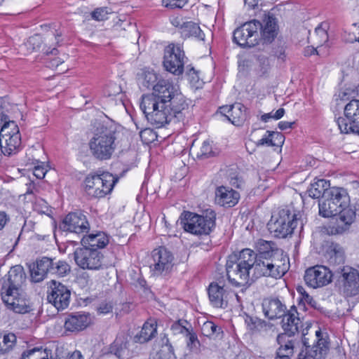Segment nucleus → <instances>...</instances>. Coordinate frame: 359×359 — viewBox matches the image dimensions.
<instances>
[{
	"mask_svg": "<svg viewBox=\"0 0 359 359\" xmlns=\"http://www.w3.org/2000/svg\"><path fill=\"white\" fill-rule=\"evenodd\" d=\"M266 133L269 134V137H271L273 140V142H275V144H276L274 146H279L283 143L284 137L280 133L271 132L269 130Z\"/></svg>",
	"mask_w": 359,
	"mask_h": 359,
	"instance_id": "6e6d98bb",
	"label": "nucleus"
},
{
	"mask_svg": "<svg viewBox=\"0 0 359 359\" xmlns=\"http://www.w3.org/2000/svg\"><path fill=\"white\" fill-rule=\"evenodd\" d=\"M186 59L184 52L180 45L170 43L165 47L163 66L168 72L176 76L181 75L184 71Z\"/></svg>",
	"mask_w": 359,
	"mask_h": 359,
	"instance_id": "9b49d317",
	"label": "nucleus"
},
{
	"mask_svg": "<svg viewBox=\"0 0 359 359\" xmlns=\"http://www.w3.org/2000/svg\"><path fill=\"white\" fill-rule=\"evenodd\" d=\"M156 333L157 323L155 320L150 319L144 323L140 332L135 336L134 340L137 343L144 344L155 337Z\"/></svg>",
	"mask_w": 359,
	"mask_h": 359,
	"instance_id": "2f4dec72",
	"label": "nucleus"
},
{
	"mask_svg": "<svg viewBox=\"0 0 359 359\" xmlns=\"http://www.w3.org/2000/svg\"><path fill=\"white\" fill-rule=\"evenodd\" d=\"M344 116L337 120L340 131L359 135V100H352L345 106Z\"/></svg>",
	"mask_w": 359,
	"mask_h": 359,
	"instance_id": "f8f14e48",
	"label": "nucleus"
},
{
	"mask_svg": "<svg viewBox=\"0 0 359 359\" xmlns=\"http://www.w3.org/2000/svg\"><path fill=\"white\" fill-rule=\"evenodd\" d=\"M264 144H266L267 146L273 147L276 144H275V142H273V140L269 135L268 137H262V139L258 140V142L256 143V145L257 147L263 146Z\"/></svg>",
	"mask_w": 359,
	"mask_h": 359,
	"instance_id": "13d9d810",
	"label": "nucleus"
},
{
	"mask_svg": "<svg viewBox=\"0 0 359 359\" xmlns=\"http://www.w3.org/2000/svg\"><path fill=\"white\" fill-rule=\"evenodd\" d=\"M253 21L259 25L258 27L259 40H262L266 43H271L278 34L276 18L273 16L265 15L262 22L257 20H253Z\"/></svg>",
	"mask_w": 359,
	"mask_h": 359,
	"instance_id": "412c9836",
	"label": "nucleus"
},
{
	"mask_svg": "<svg viewBox=\"0 0 359 359\" xmlns=\"http://www.w3.org/2000/svg\"><path fill=\"white\" fill-rule=\"evenodd\" d=\"M113 306L109 302H102L97 307V312L100 314H107L112 312Z\"/></svg>",
	"mask_w": 359,
	"mask_h": 359,
	"instance_id": "5fc2aeb1",
	"label": "nucleus"
},
{
	"mask_svg": "<svg viewBox=\"0 0 359 359\" xmlns=\"http://www.w3.org/2000/svg\"><path fill=\"white\" fill-rule=\"evenodd\" d=\"M128 340L124 334L118 336L111 344L110 353H114L118 358L124 356L128 349Z\"/></svg>",
	"mask_w": 359,
	"mask_h": 359,
	"instance_id": "e433bc0d",
	"label": "nucleus"
},
{
	"mask_svg": "<svg viewBox=\"0 0 359 359\" xmlns=\"http://www.w3.org/2000/svg\"><path fill=\"white\" fill-rule=\"evenodd\" d=\"M259 26L253 20L245 22L234 30L233 41L243 48L255 46L259 40Z\"/></svg>",
	"mask_w": 359,
	"mask_h": 359,
	"instance_id": "4468645a",
	"label": "nucleus"
},
{
	"mask_svg": "<svg viewBox=\"0 0 359 359\" xmlns=\"http://www.w3.org/2000/svg\"><path fill=\"white\" fill-rule=\"evenodd\" d=\"M46 169L43 166H35L34 168V175L38 179H43L46 173Z\"/></svg>",
	"mask_w": 359,
	"mask_h": 359,
	"instance_id": "bf43d9fd",
	"label": "nucleus"
},
{
	"mask_svg": "<svg viewBox=\"0 0 359 359\" xmlns=\"http://www.w3.org/2000/svg\"><path fill=\"white\" fill-rule=\"evenodd\" d=\"M253 257L252 280L261 277L280 278L283 276L289 269V257L286 254L278 252L272 257L257 258L256 253L251 250Z\"/></svg>",
	"mask_w": 359,
	"mask_h": 359,
	"instance_id": "20e7f679",
	"label": "nucleus"
},
{
	"mask_svg": "<svg viewBox=\"0 0 359 359\" xmlns=\"http://www.w3.org/2000/svg\"><path fill=\"white\" fill-rule=\"evenodd\" d=\"M173 255L164 247L154 249L151 252L150 269L156 276L168 274L173 266Z\"/></svg>",
	"mask_w": 359,
	"mask_h": 359,
	"instance_id": "ddd939ff",
	"label": "nucleus"
},
{
	"mask_svg": "<svg viewBox=\"0 0 359 359\" xmlns=\"http://www.w3.org/2000/svg\"><path fill=\"white\" fill-rule=\"evenodd\" d=\"M255 248L257 251L256 253L257 258L272 257L278 252H280V254H285L283 250L278 248L274 243L262 239L256 242Z\"/></svg>",
	"mask_w": 359,
	"mask_h": 359,
	"instance_id": "473e14b6",
	"label": "nucleus"
},
{
	"mask_svg": "<svg viewBox=\"0 0 359 359\" xmlns=\"http://www.w3.org/2000/svg\"><path fill=\"white\" fill-rule=\"evenodd\" d=\"M41 39L39 35H34L30 36L27 42V46L28 48H32V50H36L41 46Z\"/></svg>",
	"mask_w": 359,
	"mask_h": 359,
	"instance_id": "8fccbe9b",
	"label": "nucleus"
},
{
	"mask_svg": "<svg viewBox=\"0 0 359 359\" xmlns=\"http://www.w3.org/2000/svg\"><path fill=\"white\" fill-rule=\"evenodd\" d=\"M216 213L208 209L198 215L189 211H184L180 216V224L184 229L196 236L209 235L215 228Z\"/></svg>",
	"mask_w": 359,
	"mask_h": 359,
	"instance_id": "423d86ee",
	"label": "nucleus"
},
{
	"mask_svg": "<svg viewBox=\"0 0 359 359\" xmlns=\"http://www.w3.org/2000/svg\"><path fill=\"white\" fill-rule=\"evenodd\" d=\"M109 237L103 231H97L95 233H90L83 236L81 238V243L83 247L98 249L104 248L109 243Z\"/></svg>",
	"mask_w": 359,
	"mask_h": 359,
	"instance_id": "7c9ffc66",
	"label": "nucleus"
},
{
	"mask_svg": "<svg viewBox=\"0 0 359 359\" xmlns=\"http://www.w3.org/2000/svg\"><path fill=\"white\" fill-rule=\"evenodd\" d=\"M315 32L321 39V42H326L328 39V35L327 31L321 26H318L316 28Z\"/></svg>",
	"mask_w": 359,
	"mask_h": 359,
	"instance_id": "4d7b16f0",
	"label": "nucleus"
},
{
	"mask_svg": "<svg viewBox=\"0 0 359 359\" xmlns=\"http://www.w3.org/2000/svg\"><path fill=\"white\" fill-rule=\"evenodd\" d=\"M163 4L165 7L173 8H182L186 1H183L182 0H162Z\"/></svg>",
	"mask_w": 359,
	"mask_h": 359,
	"instance_id": "864d4df0",
	"label": "nucleus"
},
{
	"mask_svg": "<svg viewBox=\"0 0 359 359\" xmlns=\"http://www.w3.org/2000/svg\"><path fill=\"white\" fill-rule=\"evenodd\" d=\"M50 274L63 277L70 272V266L64 260L53 259Z\"/></svg>",
	"mask_w": 359,
	"mask_h": 359,
	"instance_id": "58836bf2",
	"label": "nucleus"
},
{
	"mask_svg": "<svg viewBox=\"0 0 359 359\" xmlns=\"http://www.w3.org/2000/svg\"><path fill=\"white\" fill-rule=\"evenodd\" d=\"M61 228L76 233H88L90 225L86 215L81 212H69L63 219Z\"/></svg>",
	"mask_w": 359,
	"mask_h": 359,
	"instance_id": "6ab92c4d",
	"label": "nucleus"
},
{
	"mask_svg": "<svg viewBox=\"0 0 359 359\" xmlns=\"http://www.w3.org/2000/svg\"><path fill=\"white\" fill-rule=\"evenodd\" d=\"M220 109L221 113L235 126L242 125L245 120V108L241 103H235L230 106H223Z\"/></svg>",
	"mask_w": 359,
	"mask_h": 359,
	"instance_id": "bb28decb",
	"label": "nucleus"
},
{
	"mask_svg": "<svg viewBox=\"0 0 359 359\" xmlns=\"http://www.w3.org/2000/svg\"><path fill=\"white\" fill-rule=\"evenodd\" d=\"M187 338V345L191 346H196V344H199V341L196 334L192 332V330H189L188 332L185 334Z\"/></svg>",
	"mask_w": 359,
	"mask_h": 359,
	"instance_id": "603ef678",
	"label": "nucleus"
},
{
	"mask_svg": "<svg viewBox=\"0 0 359 359\" xmlns=\"http://www.w3.org/2000/svg\"><path fill=\"white\" fill-rule=\"evenodd\" d=\"M307 333H303L302 344L305 347L306 355L313 359H324L329 351V341L327 333H323L319 329L316 331L314 339L311 343L306 337Z\"/></svg>",
	"mask_w": 359,
	"mask_h": 359,
	"instance_id": "9d476101",
	"label": "nucleus"
},
{
	"mask_svg": "<svg viewBox=\"0 0 359 359\" xmlns=\"http://www.w3.org/2000/svg\"><path fill=\"white\" fill-rule=\"evenodd\" d=\"M34 210L39 213L48 215L50 212V208L46 201L39 198L34 204Z\"/></svg>",
	"mask_w": 359,
	"mask_h": 359,
	"instance_id": "49530a36",
	"label": "nucleus"
},
{
	"mask_svg": "<svg viewBox=\"0 0 359 359\" xmlns=\"http://www.w3.org/2000/svg\"><path fill=\"white\" fill-rule=\"evenodd\" d=\"M46 349L36 347L24 351L20 359H48Z\"/></svg>",
	"mask_w": 359,
	"mask_h": 359,
	"instance_id": "79ce46f5",
	"label": "nucleus"
},
{
	"mask_svg": "<svg viewBox=\"0 0 359 359\" xmlns=\"http://www.w3.org/2000/svg\"><path fill=\"white\" fill-rule=\"evenodd\" d=\"M217 153V150L213 148L210 141L205 140L197 152L196 156L199 159H206L216 156Z\"/></svg>",
	"mask_w": 359,
	"mask_h": 359,
	"instance_id": "a19ab883",
	"label": "nucleus"
},
{
	"mask_svg": "<svg viewBox=\"0 0 359 359\" xmlns=\"http://www.w3.org/2000/svg\"><path fill=\"white\" fill-rule=\"evenodd\" d=\"M243 318L247 329L252 334L266 332L271 327L270 323L257 316L245 313Z\"/></svg>",
	"mask_w": 359,
	"mask_h": 359,
	"instance_id": "72a5a7b5",
	"label": "nucleus"
},
{
	"mask_svg": "<svg viewBox=\"0 0 359 359\" xmlns=\"http://www.w3.org/2000/svg\"><path fill=\"white\" fill-rule=\"evenodd\" d=\"M189 323L185 320H179L178 321L174 323L171 326V330L174 332L175 334H185L188 332V330L190 329L191 325H189V327H187V325H188Z\"/></svg>",
	"mask_w": 359,
	"mask_h": 359,
	"instance_id": "a18cd8bd",
	"label": "nucleus"
},
{
	"mask_svg": "<svg viewBox=\"0 0 359 359\" xmlns=\"http://www.w3.org/2000/svg\"><path fill=\"white\" fill-rule=\"evenodd\" d=\"M6 128V125H4L0 131V143H1V150H0V156L1 154L4 155H11L13 151L17 150L20 144H21V137L19 133L18 129L16 132H13L12 135L9 134H3Z\"/></svg>",
	"mask_w": 359,
	"mask_h": 359,
	"instance_id": "4be33fe9",
	"label": "nucleus"
},
{
	"mask_svg": "<svg viewBox=\"0 0 359 359\" xmlns=\"http://www.w3.org/2000/svg\"><path fill=\"white\" fill-rule=\"evenodd\" d=\"M210 304L216 308H225L227 306V294L222 285L212 283L208 288Z\"/></svg>",
	"mask_w": 359,
	"mask_h": 359,
	"instance_id": "cd10ccee",
	"label": "nucleus"
},
{
	"mask_svg": "<svg viewBox=\"0 0 359 359\" xmlns=\"http://www.w3.org/2000/svg\"><path fill=\"white\" fill-rule=\"evenodd\" d=\"M257 59L259 62V66L261 67L262 74H264L266 73L269 68V58L265 55H259Z\"/></svg>",
	"mask_w": 359,
	"mask_h": 359,
	"instance_id": "3c124183",
	"label": "nucleus"
},
{
	"mask_svg": "<svg viewBox=\"0 0 359 359\" xmlns=\"http://www.w3.org/2000/svg\"><path fill=\"white\" fill-rule=\"evenodd\" d=\"M180 33L184 39L194 37L198 40L204 41V33L196 23L191 21L182 22L180 27Z\"/></svg>",
	"mask_w": 359,
	"mask_h": 359,
	"instance_id": "f704fd0d",
	"label": "nucleus"
},
{
	"mask_svg": "<svg viewBox=\"0 0 359 359\" xmlns=\"http://www.w3.org/2000/svg\"><path fill=\"white\" fill-rule=\"evenodd\" d=\"M4 303L9 309L18 313H26L30 311L29 306L26 299V295L23 290L14 292L1 293Z\"/></svg>",
	"mask_w": 359,
	"mask_h": 359,
	"instance_id": "aec40b11",
	"label": "nucleus"
},
{
	"mask_svg": "<svg viewBox=\"0 0 359 359\" xmlns=\"http://www.w3.org/2000/svg\"><path fill=\"white\" fill-rule=\"evenodd\" d=\"M264 316L270 320L282 318L286 312V306L278 298H267L262 302Z\"/></svg>",
	"mask_w": 359,
	"mask_h": 359,
	"instance_id": "393cba45",
	"label": "nucleus"
},
{
	"mask_svg": "<svg viewBox=\"0 0 359 359\" xmlns=\"http://www.w3.org/2000/svg\"><path fill=\"white\" fill-rule=\"evenodd\" d=\"M215 195L217 203L222 206L233 207L240 198L238 191L224 186L217 187Z\"/></svg>",
	"mask_w": 359,
	"mask_h": 359,
	"instance_id": "c85d7f7f",
	"label": "nucleus"
},
{
	"mask_svg": "<svg viewBox=\"0 0 359 359\" xmlns=\"http://www.w3.org/2000/svg\"><path fill=\"white\" fill-rule=\"evenodd\" d=\"M88 145L95 158L100 161L110 159L117 147L115 127L113 125H100L95 130Z\"/></svg>",
	"mask_w": 359,
	"mask_h": 359,
	"instance_id": "7ed1b4c3",
	"label": "nucleus"
},
{
	"mask_svg": "<svg viewBox=\"0 0 359 359\" xmlns=\"http://www.w3.org/2000/svg\"><path fill=\"white\" fill-rule=\"evenodd\" d=\"M329 262L332 264H340L344 262V251L337 243H332L327 252Z\"/></svg>",
	"mask_w": 359,
	"mask_h": 359,
	"instance_id": "4c0bfd02",
	"label": "nucleus"
},
{
	"mask_svg": "<svg viewBox=\"0 0 359 359\" xmlns=\"http://www.w3.org/2000/svg\"><path fill=\"white\" fill-rule=\"evenodd\" d=\"M118 178L108 172L90 173L84 180V191L92 198H103L113 190Z\"/></svg>",
	"mask_w": 359,
	"mask_h": 359,
	"instance_id": "0eeeda50",
	"label": "nucleus"
},
{
	"mask_svg": "<svg viewBox=\"0 0 359 359\" xmlns=\"http://www.w3.org/2000/svg\"><path fill=\"white\" fill-rule=\"evenodd\" d=\"M297 216L294 210L287 207L280 209L277 213L271 216L268 223L269 230L276 237L286 238L292 233L297 226Z\"/></svg>",
	"mask_w": 359,
	"mask_h": 359,
	"instance_id": "6e6552de",
	"label": "nucleus"
},
{
	"mask_svg": "<svg viewBox=\"0 0 359 359\" xmlns=\"http://www.w3.org/2000/svg\"><path fill=\"white\" fill-rule=\"evenodd\" d=\"M275 55L278 58H280V59L283 60L285 57L284 48L279 47L278 49L275 51Z\"/></svg>",
	"mask_w": 359,
	"mask_h": 359,
	"instance_id": "69168bd1",
	"label": "nucleus"
},
{
	"mask_svg": "<svg viewBox=\"0 0 359 359\" xmlns=\"http://www.w3.org/2000/svg\"><path fill=\"white\" fill-rule=\"evenodd\" d=\"M109 11L107 8L102 7L96 8L92 12L91 16L93 19L97 21H102L107 18Z\"/></svg>",
	"mask_w": 359,
	"mask_h": 359,
	"instance_id": "09e8293b",
	"label": "nucleus"
},
{
	"mask_svg": "<svg viewBox=\"0 0 359 359\" xmlns=\"http://www.w3.org/2000/svg\"><path fill=\"white\" fill-rule=\"evenodd\" d=\"M304 278L308 286L318 288L328 285L332 281V273L326 266L316 265L306 270Z\"/></svg>",
	"mask_w": 359,
	"mask_h": 359,
	"instance_id": "dca6fc26",
	"label": "nucleus"
},
{
	"mask_svg": "<svg viewBox=\"0 0 359 359\" xmlns=\"http://www.w3.org/2000/svg\"><path fill=\"white\" fill-rule=\"evenodd\" d=\"M342 283V291L346 297H353L359 293V272L355 269L344 266L337 270Z\"/></svg>",
	"mask_w": 359,
	"mask_h": 359,
	"instance_id": "2eb2a0df",
	"label": "nucleus"
},
{
	"mask_svg": "<svg viewBox=\"0 0 359 359\" xmlns=\"http://www.w3.org/2000/svg\"><path fill=\"white\" fill-rule=\"evenodd\" d=\"M285 114V109L283 108L278 109L273 114V118L278 120L281 118Z\"/></svg>",
	"mask_w": 359,
	"mask_h": 359,
	"instance_id": "0e129e2a",
	"label": "nucleus"
},
{
	"mask_svg": "<svg viewBox=\"0 0 359 359\" xmlns=\"http://www.w3.org/2000/svg\"><path fill=\"white\" fill-rule=\"evenodd\" d=\"M66 359H83V356L80 351H76L69 355Z\"/></svg>",
	"mask_w": 359,
	"mask_h": 359,
	"instance_id": "338daca9",
	"label": "nucleus"
},
{
	"mask_svg": "<svg viewBox=\"0 0 359 359\" xmlns=\"http://www.w3.org/2000/svg\"><path fill=\"white\" fill-rule=\"evenodd\" d=\"M50 292L48 294L47 300L58 311L68 307L71 299V290L66 285L55 280L52 281Z\"/></svg>",
	"mask_w": 359,
	"mask_h": 359,
	"instance_id": "a211bd4d",
	"label": "nucleus"
},
{
	"mask_svg": "<svg viewBox=\"0 0 359 359\" xmlns=\"http://www.w3.org/2000/svg\"><path fill=\"white\" fill-rule=\"evenodd\" d=\"M74 258L82 269L99 270L106 266L102 254L94 248H79L74 252Z\"/></svg>",
	"mask_w": 359,
	"mask_h": 359,
	"instance_id": "1a4fd4ad",
	"label": "nucleus"
},
{
	"mask_svg": "<svg viewBox=\"0 0 359 359\" xmlns=\"http://www.w3.org/2000/svg\"><path fill=\"white\" fill-rule=\"evenodd\" d=\"M53 259L43 257L36 260L30 266L31 279L34 283L43 280L48 274H50V269L53 265Z\"/></svg>",
	"mask_w": 359,
	"mask_h": 359,
	"instance_id": "5701e85b",
	"label": "nucleus"
},
{
	"mask_svg": "<svg viewBox=\"0 0 359 359\" xmlns=\"http://www.w3.org/2000/svg\"><path fill=\"white\" fill-rule=\"evenodd\" d=\"M201 332L203 335L209 337L212 336L218 337L223 332L221 327L212 321H205L201 326Z\"/></svg>",
	"mask_w": 359,
	"mask_h": 359,
	"instance_id": "37998d69",
	"label": "nucleus"
},
{
	"mask_svg": "<svg viewBox=\"0 0 359 359\" xmlns=\"http://www.w3.org/2000/svg\"><path fill=\"white\" fill-rule=\"evenodd\" d=\"M297 292L301 294V301L306 303L308 305L311 306V307L313 309H318L317 302L309 295L304 288L302 286H299L297 288Z\"/></svg>",
	"mask_w": 359,
	"mask_h": 359,
	"instance_id": "c03bdc74",
	"label": "nucleus"
},
{
	"mask_svg": "<svg viewBox=\"0 0 359 359\" xmlns=\"http://www.w3.org/2000/svg\"><path fill=\"white\" fill-rule=\"evenodd\" d=\"M230 184L237 189H240L242 187V180L237 176L231 177L229 180Z\"/></svg>",
	"mask_w": 359,
	"mask_h": 359,
	"instance_id": "052dcab7",
	"label": "nucleus"
},
{
	"mask_svg": "<svg viewBox=\"0 0 359 359\" xmlns=\"http://www.w3.org/2000/svg\"><path fill=\"white\" fill-rule=\"evenodd\" d=\"M348 204L346 190L339 187L330 188L319 201V215L323 217H335L326 227L328 234H342L354 222L355 212Z\"/></svg>",
	"mask_w": 359,
	"mask_h": 359,
	"instance_id": "f03ea898",
	"label": "nucleus"
},
{
	"mask_svg": "<svg viewBox=\"0 0 359 359\" xmlns=\"http://www.w3.org/2000/svg\"><path fill=\"white\" fill-rule=\"evenodd\" d=\"M90 323L88 314L78 312L68 316L65 322V327L68 331L78 332L86 329Z\"/></svg>",
	"mask_w": 359,
	"mask_h": 359,
	"instance_id": "c756f323",
	"label": "nucleus"
},
{
	"mask_svg": "<svg viewBox=\"0 0 359 359\" xmlns=\"http://www.w3.org/2000/svg\"><path fill=\"white\" fill-rule=\"evenodd\" d=\"M292 336L280 333L276 337L278 348L276 352L275 359H290L293 355L295 348V341L291 339Z\"/></svg>",
	"mask_w": 359,
	"mask_h": 359,
	"instance_id": "b1692460",
	"label": "nucleus"
},
{
	"mask_svg": "<svg viewBox=\"0 0 359 359\" xmlns=\"http://www.w3.org/2000/svg\"><path fill=\"white\" fill-rule=\"evenodd\" d=\"M26 273L21 265L12 266L9 270L7 278L4 280L1 288V293H18L23 290L22 287L26 281Z\"/></svg>",
	"mask_w": 359,
	"mask_h": 359,
	"instance_id": "f3484780",
	"label": "nucleus"
},
{
	"mask_svg": "<svg viewBox=\"0 0 359 359\" xmlns=\"http://www.w3.org/2000/svg\"><path fill=\"white\" fill-rule=\"evenodd\" d=\"M156 80L157 77L156 74L149 72H147L144 75L142 86L148 89L151 88H153V86H155V82L156 81Z\"/></svg>",
	"mask_w": 359,
	"mask_h": 359,
	"instance_id": "de8ad7c7",
	"label": "nucleus"
},
{
	"mask_svg": "<svg viewBox=\"0 0 359 359\" xmlns=\"http://www.w3.org/2000/svg\"><path fill=\"white\" fill-rule=\"evenodd\" d=\"M187 74L189 77L191 81L198 80V76L197 72L194 69V67H190L188 66L187 67Z\"/></svg>",
	"mask_w": 359,
	"mask_h": 359,
	"instance_id": "e2e57ef3",
	"label": "nucleus"
},
{
	"mask_svg": "<svg viewBox=\"0 0 359 359\" xmlns=\"http://www.w3.org/2000/svg\"><path fill=\"white\" fill-rule=\"evenodd\" d=\"M16 336L13 333L5 334L0 343V355H5L11 352L15 344Z\"/></svg>",
	"mask_w": 359,
	"mask_h": 359,
	"instance_id": "ea45409f",
	"label": "nucleus"
},
{
	"mask_svg": "<svg viewBox=\"0 0 359 359\" xmlns=\"http://www.w3.org/2000/svg\"><path fill=\"white\" fill-rule=\"evenodd\" d=\"M301 323L297 308L293 306L283 316L282 327L284 330L283 334L293 337L296 333L299 332Z\"/></svg>",
	"mask_w": 359,
	"mask_h": 359,
	"instance_id": "a878e982",
	"label": "nucleus"
},
{
	"mask_svg": "<svg viewBox=\"0 0 359 359\" xmlns=\"http://www.w3.org/2000/svg\"><path fill=\"white\" fill-rule=\"evenodd\" d=\"M294 124V121H280L278 123V128L281 130H285L287 129L292 128Z\"/></svg>",
	"mask_w": 359,
	"mask_h": 359,
	"instance_id": "680f3d73",
	"label": "nucleus"
},
{
	"mask_svg": "<svg viewBox=\"0 0 359 359\" xmlns=\"http://www.w3.org/2000/svg\"><path fill=\"white\" fill-rule=\"evenodd\" d=\"M236 261H228L226 265L229 282L235 287L250 285L252 280V259L251 250L245 248L236 255Z\"/></svg>",
	"mask_w": 359,
	"mask_h": 359,
	"instance_id": "39448f33",
	"label": "nucleus"
},
{
	"mask_svg": "<svg viewBox=\"0 0 359 359\" xmlns=\"http://www.w3.org/2000/svg\"><path fill=\"white\" fill-rule=\"evenodd\" d=\"M6 221V215L4 212H0V230L4 228Z\"/></svg>",
	"mask_w": 359,
	"mask_h": 359,
	"instance_id": "774afa93",
	"label": "nucleus"
},
{
	"mask_svg": "<svg viewBox=\"0 0 359 359\" xmlns=\"http://www.w3.org/2000/svg\"><path fill=\"white\" fill-rule=\"evenodd\" d=\"M151 94L143 95L140 109L147 121L156 128L170 123H184L189 104L178 88L168 80L161 79Z\"/></svg>",
	"mask_w": 359,
	"mask_h": 359,
	"instance_id": "f257e3e1",
	"label": "nucleus"
},
{
	"mask_svg": "<svg viewBox=\"0 0 359 359\" xmlns=\"http://www.w3.org/2000/svg\"><path fill=\"white\" fill-rule=\"evenodd\" d=\"M329 186V182L324 179L315 180L307 189L309 196L312 198H323L325 193L330 189Z\"/></svg>",
	"mask_w": 359,
	"mask_h": 359,
	"instance_id": "c9c22d12",
	"label": "nucleus"
}]
</instances>
